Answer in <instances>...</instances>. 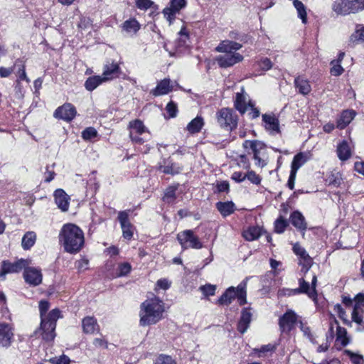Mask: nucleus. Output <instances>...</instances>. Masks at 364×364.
<instances>
[{
  "label": "nucleus",
  "instance_id": "13d9d810",
  "mask_svg": "<svg viewBox=\"0 0 364 364\" xmlns=\"http://www.w3.org/2000/svg\"><path fill=\"white\" fill-rule=\"evenodd\" d=\"M293 251L296 255L299 256V259L306 257V256L309 255L305 249L297 243L294 245Z\"/></svg>",
  "mask_w": 364,
  "mask_h": 364
},
{
  "label": "nucleus",
  "instance_id": "473e14b6",
  "mask_svg": "<svg viewBox=\"0 0 364 364\" xmlns=\"http://www.w3.org/2000/svg\"><path fill=\"white\" fill-rule=\"evenodd\" d=\"M294 84L299 93L304 95H308L311 90L309 82L301 77H298L294 80Z\"/></svg>",
  "mask_w": 364,
  "mask_h": 364
},
{
  "label": "nucleus",
  "instance_id": "c03bdc74",
  "mask_svg": "<svg viewBox=\"0 0 364 364\" xmlns=\"http://www.w3.org/2000/svg\"><path fill=\"white\" fill-rule=\"evenodd\" d=\"M97 135V132L94 127H87L82 132V137L85 140H90Z\"/></svg>",
  "mask_w": 364,
  "mask_h": 364
},
{
  "label": "nucleus",
  "instance_id": "338daca9",
  "mask_svg": "<svg viewBox=\"0 0 364 364\" xmlns=\"http://www.w3.org/2000/svg\"><path fill=\"white\" fill-rule=\"evenodd\" d=\"M93 345L96 348H107V341L103 338H96L93 341Z\"/></svg>",
  "mask_w": 364,
  "mask_h": 364
},
{
  "label": "nucleus",
  "instance_id": "7c9ffc66",
  "mask_svg": "<svg viewBox=\"0 0 364 364\" xmlns=\"http://www.w3.org/2000/svg\"><path fill=\"white\" fill-rule=\"evenodd\" d=\"M326 183L333 187H339L343 183L342 175L340 172H331L326 178Z\"/></svg>",
  "mask_w": 364,
  "mask_h": 364
},
{
  "label": "nucleus",
  "instance_id": "423d86ee",
  "mask_svg": "<svg viewBox=\"0 0 364 364\" xmlns=\"http://www.w3.org/2000/svg\"><path fill=\"white\" fill-rule=\"evenodd\" d=\"M216 119L219 126L226 131L231 132L237 127L238 117L232 109L221 108L216 112Z\"/></svg>",
  "mask_w": 364,
  "mask_h": 364
},
{
  "label": "nucleus",
  "instance_id": "a878e982",
  "mask_svg": "<svg viewBox=\"0 0 364 364\" xmlns=\"http://www.w3.org/2000/svg\"><path fill=\"white\" fill-rule=\"evenodd\" d=\"M337 154L338 157L341 161H346L350 157V149L348 143L346 141H343L338 145Z\"/></svg>",
  "mask_w": 364,
  "mask_h": 364
},
{
  "label": "nucleus",
  "instance_id": "0eeeda50",
  "mask_svg": "<svg viewBox=\"0 0 364 364\" xmlns=\"http://www.w3.org/2000/svg\"><path fill=\"white\" fill-rule=\"evenodd\" d=\"M177 240L183 249H201L203 245L199 238L191 230H186L177 235Z\"/></svg>",
  "mask_w": 364,
  "mask_h": 364
},
{
  "label": "nucleus",
  "instance_id": "e2e57ef3",
  "mask_svg": "<svg viewBox=\"0 0 364 364\" xmlns=\"http://www.w3.org/2000/svg\"><path fill=\"white\" fill-rule=\"evenodd\" d=\"M316 284H317V277H316V275L314 274L312 277L311 284L310 286L311 294L312 296H314V301H316L317 296H318L317 291L316 289Z\"/></svg>",
  "mask_w": 364,
  "mask_h": 364
},
{
  "label": "nucleus",
  "instance_id": "a18cd8bd",
  "mask_svg": "<svg viewBox=\"0 0 364 364\" xmlns=\"http://www.w3.org/2000/svg\"><path fill=\"white\" fill-rule=\"evenodd\" d=\"M154 364H176V363L170 355L161 354L156 359Z\"/></svg>",
  "mask_w": 364,
  "mask_h": 364
},
{
  "label": "nucleus",
  "instance_id": "39448f33",
  "mask_svg": "<svg viewBox=\"0 0 364 364\" xmlns=\"http://www.w3.org/2000/svg\"><path fill=\"white\" fill-rule=\"evenodd\" d=\"M60 316V310L55 309L48 314L46 318L41 319V331L43 340L51 341L54 339L56 321Z\"/></svg>",
  "mask_w": 364,
  "mask_h": 364
},
{
  "label": "nucleus",
  "instance_id": "79ce46f5",
  "mask_svg": "<svg viewBox=\"0 0 364 364\" xmlns=\"http://www.w3.org/2000/svg\"><path fill=\"white\" fill-rule=\"evenodd\" d=\"M346 335L347 331L345 328L341 326L337 327V341H340L343 346H346L349 343Z\"/></svg>",
  "mask_w": 364,
  "mask_h": 364
},
{
  "label": "nucleus",
  "instance_id": "5701e85b",
  "mask_svg": "<svg viewBox=\"0 0 364 364\" xmlns=\"http://www.w3.org/2000/svg\"><path fill=\"white\" fill-rule=\"evenodd\" d=\"M363 42H364V25L356 24L355 31L349 38V43L353 46Z\"/></svg>",
  "mask_w": 364,
  "mask_h": 364
},
{
  "label": "nucleus",
  "instance_id": "f03ea898",
  "mask_svg": "<svg viewBox=\"0 0 364 364\" xmlns=\"http://www.w3.org/2000/svg\"><path fill=\"white\" fill-rule=\"evenodd\" d=\"M164 302L157 297L145 300L141 304L140 325L145 326L159 322L163 317Z\"/></svg>",
  "mask_w": 364,
  "mask_h": 364
},
{
  "label": "nucleus",
  "instance_id": "f3484780",
  "mask_svg": "<svg viewBox=\"0 0 364 364\" xmlns=\"http://www.w3.org/2000/svg\"><path fill=\"white\" fill-rule=\"evenodd\" d=\"M55 201L58 207L63 212L68 210L69 196L63 189H58L54 193Z\"/></svg>",
  "mask_w": 364,
  "mask_h": 364
},
{
  "label": "nucleus",
  "instance_id": "6ab92c4d",
  "mask_svg": "<svg viewBox=\"0 0 364 364\" xmlns=\"http://www.w3.org/2000/svg\"><path fill=\"white\" fill-rule=\"evenodd\" d=\"M170 82L169 78H164L158 82L156 87L151 90L150 93L155 97L168 94L172 90V86L170 85Z\"/></svg>",
  "mask_w": 364,
  "mask_h": 364
},
{
  "label": "nucleus",
  "instance_id": "b1692460",
  "mask_svg": "<svg viewBox=\"0 0 364 364\" xmlns=\"http://www.w3.org/2000/svg\"><path fill=\"white\" fill-rule=\"evenodd\" d=\"M216 208L224 217L231 215L235 210V204L232 201L218 202Z\"/></svg>",
  "mask_w": 364,
  "mask_h": 364
},
{
  "label": "nucleus",
  "instance_id": "72a5a7b5",
  "mask_svg": "<svg viewBox=\"0 0 364 364\" xmlns=\"http://www.w3.org/2000/svg\"><path fill=\"white\" fill-rule=\"evenodd\" d=\"M122 29L128 33L135 34L140 29V24L135 18H130L123 23Z\"/></svg>",
  "mask_w": 364,
  "mask_h": 364
},
{
  "label": "nucleus",
  "instance_id": "c9c22d12",
  "mask_svg": "<svg viewBox=\"0 0 364 364\" xmlns=\"http://www.w3.org/2000/svg\"><path fill=\"white\" fill-rule=\"evenodd\" d=\"M261 235V228L257 226L250 227L247 230L244 231L243 237L246 240L253 241L258 239Z\"/></svg>",
  "mask_w": 364,
  "mask_h": 364
},
{
  "label": "nucleus",
  "instance_id": "2f4dec72",
  "mask_svg": "<svg viewBox=\"0 0 364 364\" xmlns=\"http://www.w3.org/2000/svg\"><path fill=\"white\" fill-rule=\"evenodd\" d=\"M250 144V146L253 152V158H258V155H262V151L266 148L265 144L260 141H249L245 142V145Z\"/></svg>",
  "mask_w": 364,
  "mask_h": 364
},
{
  "label": "nucleus",
  "instance_id": "4c0bfd02",
  "mask_svg": "<svg viewBox=\"0 0 364 364\" xmlns=\"http://www.w3.org/2000/svg\"><path fill=\"white\" fill-rule=\"evenodd\" d=\"M234 104L235 109L242 114L245 113L247 105L246 103V97L242 93L237 92L236 94V98Z\"/></svg>",
  "mask_w": 364,
  "mask_h": 364
},
{
  "label": "nucleus",
  "instance_id": "dca6fc26",
  "mask_svg": "<svg viewBox=\"0 0 364 364\" xmlns=\"http://www.w3.org/2000/svg\"><path fill=\"white\" fill-rule=\"evenodd\" d=\"M252 321V313L250 309L244 308L241 312V316L237 323V330L241 333H244L249 328Z\"/></svg>",
  "mask_w": 364,
  "mask_h": 364
},
{
  "label": "nucleus",
  "instance_id": "bb28decb",
  "mask_svg": "<svg viewBox=\"0 0 364 364\" xmlns=\"http://www.w3.org/2000/svg\"><path fill=\"white\" fill-rule=\"evenodd\" d=\"M129 128L130 129L129 136H132L134 134H143L147 132V129L143 122L139 119H135L130 122L129 124Z\"/></svg>",
  "mask_w": 364,
  "mask_h": 364
},
{
  "label": "nucleus",
  "instance_id": "49530a36",
  "mask_svg": "<svg viewBox=\"0 0 364 364\" xmlns=\"http://www.w3.org/2000/svg\"><path fill=\"white\" fill-rule=\"evenodd\" d=\"M132 267L129 263L125 262L119 264L118 267L117 277H123L128 274L131 271Z\"/></svg>",
  "mask_w": 364,
  "mask_h": 364
},
{
  "label": "nucleus",
  "instance_id": "6e6552de",
  "mask_svg": "<svg viewBox=\"0 0 364 364\" xmlns=\"http://www.w3.org/2000/svg\"><path fill=\"white\" fill-rule=\"evenodd\" d=\"M297 322V315L291 310H287L279 319V326L282 333H289Z\"/></svg>",
  "mask_w": 364,
  "mask_h": 364
},
{
  "label": "nucleus",
  "instance_id": "a19ab883",
  "mask_svg": "<svg viewBox=\"0 0 364 364\" xmlns=\"http://www.w3.org/2000/svg\"><path fill=\"white\" fill-rule=\"evenodd\" d=\"M288 226V222L282 216L278 218L274 223V230L277 233H282L284 232L286 228Z\"/></svg>",
  "mask_w": 364,
  "mask_h": 364
},
{
  "label": "nucleus",
  "instance_id": "cd10ccee",
  "mask_svg": "<svg viewBox=\"0 0 364 364\" xmlns=\"http://www.w3.org/2000/svg\"><path fill=\"white\" fill-rule=\"evenodd\" d=\"M203 126L204 120L203 117L197 116L188 124L186 129L191 134H196L199 132Z\"/></svg>",
  "mask_w": 364,
  "mask_h": 364
},
{
  "label": "nucleus",
  "instance_id": "c85d7f7f",
  "mask_svg": "<svg viewBox=\"0 0 364 364\" xmlns=\"http://www.w3.org/2000/svg\"><path fill=\"white\" fill-rule=\"evenodd\" d=\"M355 114V112L352 110L343 111L338 120L337 127L341 129H344L352 121Z\"/></svg>",
  "mask_w": 364,
  "mask_h": 364
},
{
  "label": "nucleus",
  "instance_id": "69168bd1",
  "mask_svg": "<svg viewBox=\"0 0 364 364\" xmlns=\"http://www.w3.org/2000/svg\"><path fill=\"white\" fill-rule=\"evenodd\" d=\"M231 178L237 183H240L246 179V173L243 174L241 171H235L232 174Z\"/></svg>",
  "mask_w": 364,
  "mask_h": 364
},
{
  "label": "nucleus",
  "instance_id": "de8ad7c7",
  "mask_svg": "<svg viewBox=\"0 0 364 364\" xmlns=\"http://www.w3.org/2000/svg\"><path fill=\"white\" fill-rule=\"evenodd\" d=\"M345 352L348 355H349L353 364H363V363L364 359L362 355L355 354L348 350H346Z\"/></svg>",
  "mask_w": 364,
  "mask_h": 364
},
{
  "label": "nucleus",
  "instance_id": "58836bf2",
  "mask_svg": "<svg viewBox=\"0 0 364 364\" xmlns=\"http://www.w3.org/2000/svg\"><path fill=\"white\" fill-rule=\"evenodd\" d=\"M36 235L34 232H26L21 241L22 247L24 250H29L35 243Z\"/></svg>",
  "mask_w": 364,
  "mask_h": 364
},
{
  "label": "nucleus",
  "instance_id": "5fc2aeb1",
  "mask_svg": "<svg viewBox=\"0 0 364 364\" xmlns=\"http://www.w3.org/2000/svg\"><path fill=\"white\" fill-rule=\"evenodd\" d=\"M154 2L151 0H136V6L139 9L146 10L152 6Z\"/></svg>",
  "mask_w": 364,
  "mask_h": 364
},
{
  "label": "nucleus",
  "instance_id": "c756f323",
  "mask_svg": "<svg viewBox=\"0 0 364 364\" xmlns=\"http://www.w3.org/2000/svg\"><path fill=\"white\" fill-rule=\"evenodd\" d=\"M308 161L307 155L303 152L296 154L293 159L291 171L296 173L298 169Z\"/></svg>",
  "mask_w": 364,
  "mask_h": 364
},
{
  "label": "nucleus",
  "instance_id": "f8f14e48",
  "mask_svg": "<svg viewBox=\"0 0 364 364\" xmlns=\"http://www.w3.org/2000/svg\"><path fill=\"white\" fill-rule=\"evenodd\" d=\"M23 278L26 283L36 287L42 282L43 276L41 269L26 266L24 268Z\"/></svg>",
  "mask_w": 364,
  "mask_h": 364
},
{
  "label": "nucleus",
  "instance_id": "a211bd4d",
  "mask_svg": "<svg viewBox=\"0 0 364 364\" xmlns=\"http://www.w3.org/2000/svg\"><path fill=\"white\" fill-rule=\"evenodd\" d=\"M290 220L291 224L304 235L307 229V223L301 213L298 210L294 211L290 215Z\"/></svg>",
  "mask_w": 364,
  "mask_h": 364
},
{
  "label": "nucleus",
  "instance_id": "ddd939ff",
  "mask_svg": "<svg viewBox=\"0 0 364 364\" xmlns=\"http://www.w3.org/2000/svg\"><path fill=\"white\" fill-rule=\"evenodd\" d=\"M118 220L121 225L123 237L127 240H130L133 237V225L129 220L127 211H121L118 214Z\"/></svg>",
  "mask_w": 364,
  "mask_h": 364
},
{
  "label": "nucleus",
  "instance_id": "864d4df0",
  "mask_svg": "<svg viewBox=\"0 0 364 364\" xmlns=\"http://www.w3.org/2000/svg\"><path fill=\"white\" fill-rule=\"evenodd\" d=\"M354 307L353 309L362 310V307L364 306V294L359 293L354 297Z\"/></svg>",
  "mask_w": 364,
  "mask_h": 364
},
{
  "label": "nucleus",
  "instance_id": "aec40b11",
  "mask_svg": "<svg viewBox=\"0 0 364 364\" xmlns=\"http://www.w3.org/2000/svg\"><path fill=\"white\" fill-rule=\"evenodd\" d=\"M120 73V68L117 63H112L106 64L104 67L102 77L105 81L112 80L118 77Z\"/></svg>",
  "mask_w": 364,
  "mask_h": 364
},
{
  "label": "nucleus",
  "instance_id": "9b49d317",
  "mask_svg": "<svg viewBox=\"0 0 364 364\" xmlns=\"http://www.w3.org/2000/svg\"><path fill=\"white\" fill-rule=\"evenodd\" d=\"M14 331L11 326L6 323H0V346L8 348L14 341Z\"/></svg>",
  "mask_w": 364,
  "mask_h": 364
},
{
  "label": "nucleus",
  "instance_id": "4be33fe9",
  "mask_svg": "<svg viewBox=\"0 0 364 364\" xmlns=\"http://www.w3.org/2000/svg\"><path fill=\"white\" fill-rule=\"evenodd\" d=\"M82 326L85 333H93L99 330L97 319L93 316L85 317L82 321Z\"/></svg>",
  "mask_w": 364,
  "mask_h": 364
},
{
  "label": "nucleus",
  "instance_id": "09e8293b",
  "mask_svg": "<svg viewBox=\"0 0 364 364\" xmlns=\"http://www.w3.org/2000/svg\"><path fill=\"white\" fill-rule=\"evenodd\" d=\"M331 64L333 65V67L331 68V75L334 76H339L343 73V68L340 63H336L335 60H332Z\"/></svg>",
  "mask_w": 364,
  "mask_h": 364
},
{
  "label": "nucleus",
  "instance_id": "ea45409f",
  "mask_svg": "<svg viewBox=\"0 0 364 364\" xmlns=\"http://www.w3.org/2000/svg\"><path fill=\"white\" fill-rule=\"evenodd\" d=\"M176 187L174 186H170L166 188L163 197L164 201L168 203L173 202L176 199Z\"/></svg>",
  "mask_w": 364,
  "mask_h": 364
},
{
  "label": "nucleus",
  "instance_id": "e433bc0d",
  "mask_svg": "<svg viewBox=\"0 0 364 364\" xmlns=\"http://www.w3.org/2000/svg\"><path fill=\"white\" fill-rule=\"evenodd\" d=\"M293 5L297 11L298 17L301 19L303 23H307L306 8L299 0H293Z\"/></svg>",
  "mask_w": 364,
  "mask_h": 364
},
{
  "label": "nucleus",
  "instance_id": "0e129e2a",
  "mask_svg": "<svg viewBox=\"0 0 364 364\" xmlns=\"http://www.w3.org/2000/svg\"><path fill=\"white\" fill-rule=\"evenodd\" d=\"M359 309H353L352 312V320L359 325L363 324V316L360 314Z\"/></svg>",
  "mask_w": 364,
  "mask_h": 364
},
{
  "label": "nucleus",
  "instance_id": "8fccbe9b",
  "mask_svg": "<svg viewBox=\"0 0 364 364\" xmlns=\"http://www.w3.org/2000/svg\"><path fill=\"white\" fill-rule=\"evenodd\" d=\"M166 110L168 112V114H169L170 117L173 118V117H176L177 112H178V108H177L176 104L174 103L173 101H171L167 104V105L166 107Z\"/></svg>",
  "mask_w": 364,
  "mask_h": 364
},
{
  "label": "nucleus",
  "instance_id": "f704fd0d",
  "mask_svg": "<svg viewBox=\"0 0 364 364\" xmlns=\"http://www.w3.org/2000/svg\"><path fill=\"white\" fill-rule=\"evenodd\" d=\"M105 82L102 76L95 75L90 77L85 82V87L88 91L94 90L98 85Z\"/></svg>",
  "mask_w": 364,
  "mask_h": 364
},
{
  "label": "nucleus",
  "instance_id": "412c9836",
  "mask_svg": "<svg viewBox=\"0 0 364 364\" xmlns=\"http://www.w3.org/2000/svg\"><path fill=\"white\" fill-rule=\"evenodd\" d=\"M242 44L231 41H222L215 48L218 52L225 53H233V50L236 51L242 48Z\"/></svg>",
  "mask_w": 364,
  "mask_h": 364
},
{
  "label": "nucleus",
  "instance_id": "4d7b16f0",
  "mask_svg": "<svg viewBox=\"0 0 364 364\" xmlns=\"http://www.w3.org/2000/svg\"><path fill=\"white\" fill-rule=\"evenodd\" d=\"M176 13L177 11L173 10L171 6L168 8H165L163 11L164 16L170 23L174 19Z\"/></svg>",
  "mask_w": 364,
  "mask_h": 364
},
{
  "label": "nucleus",
  "instance_id": "393cba45",
  "mask_svg": "<svg viewBox=\"0 0 364 364\" xmlns=\"http://www.w3.org/2000/svg\"><path fill=\"white\" fill-rule=\"evenodd\" d=\"M299 288L291 289L290 291L294 294H306L309 298L314 301V296H312L311 294V287L309 283L306 282L304 278H301L299 279Z\"/></svg>",
  "mask_w": 364,
  "mask_h": 364
},
{
  "label": "nucleus",
  "instance_id": "20e7f679",
  "mask_svg": "<svg viewBox=\"0 0 364 364\" xmlns=\"http://www.w3.org/2000/svg\"><path fill=\"white\" fill-rule=\"evenodd\" d=\"M331 9L337 15L356 14L364 10V0H335Z\"/></svg>",
  "mask_w": 364,
  "mask_h": 364
},
{
  "label": "nucleus",
  "instance_id": "f257e3e1",
  "mask_svg": "<svg viewBox=\"0 0 364 364\" xmlns=\"http://www.w3.org/2000/svg\"><path fill=\"white\" fill-rule=\"evenodd\" d=\"M59 240L65 252L75 254L82 249L85 242L84 233L76 225L65 224L59 233Z\"/></svg>",
  "mask_w": 364,
  "mask_h": 364
},
{
  "label": "nucleus",
  "instance_id": "6e6d98bb",
  "mask_svg": "<svg viewBox=\"0 0 364 364\" xmlns=\"http://www.w3.org/2000/svg\"><path fill=\"white\" fill-rule=\"evenodd\" d=\"M49 309V303L47 301L42 300L39 302V311L41 314V318H46V312Z\"/></svg>",
  "mask_w": 364,
  "mask_h": 364
},
{
  "label": "nucleus",
  "instance_id": "2eb2a0df",
  "mask_svg": "<svg viewBox=\"0 0 364 364\" xmlns=\"http://www.w3.org/2000/svg\"><path fill=\"white\" fill-rule=\"evenodd\" d=\"M262 121L264 123L265 129L271 134H276L279 133V119L273 114H262Z\"/></svg>",
  "mask_w": 364,
  "mask_h": 364
},
{
  "label": "nucleus",
  "instance_id": "3c124183",
  "mask_svg": "<svg viewBox=\"0 0 364 364\" xmlns=\"http://www.w3.org/2000/svg\"><path fill=\"white\" fill-rule=\"evenodd\" d=\"M246 178L256 185L259 184L261 182V177L253 171H250L246 173Z\"/></svg>",
  "mask_w": 364,
  "mask_h": 364
},
{
  "label": "nucleus",
  "instance_id": "052dcab7",
  "mask_svg": "<svg viewBox=\"0 0 364 364\" xmlns=\"http://www.w3.org/2000/svg\"><path fill=\"white\" fill-rule=\"evenodd\" d=\"M259 66L262 70H269L272 67L271 60L267 58H263L259 62Z\"/></svg>",
  "mask_w": 364,
  "mask_h": 364
},
{
  "label": "nucleus",
  "instance_id": "680f3d73",
  "mask_svg": "<svg viewBox=\"0 0 364 364\" xmlns=\"http://www.w3.org/2000/svg\"><path fill=\"white\" fill-rule=\"evenodd\" d=\"M160 169L161 170V171L163 173H166V174H172L173 175V174L178 173V169L175 168L173 164L161 166Z\"/></svg>",
  "mask_w": 364,
  "mask_h": 364
},
{
  "label": "nucleus",
  "instance_id": "4468645a",
  "mask_svg": "<svg viewBox=\"0 0 364 364\" xmlns=\"http://www.w3.org/2000/svg\"><path fill=\"white\" fill-rule=\"evenodd\" d=\"M243 60V56L238 53H225L223 55H220L217 58V62L220 67L228 68L234 65L235 64L241 62Z\"/></svg>",
  "mask_w": 364,
  "mask_h": 364
},
{
  "label": "nucleus",
  "instance_id": "774afa93",
  "mask_svg": "<svg viewBox=\"0 0 364 364\" xmlns=\"http://www.w3.org/2000/svg\"><path fill=\"white\" fill-rule=\"evenodd\" d=\"M88 265V260L86 259H81L75 262L77 269L80 271L86 269Z\"/></svg>",
  "mask_w": 364,
  "mask_h": 364
},
{
  "label": "nucleus",
  "instance_id": "bf43d9fd",
  "mask_svg": "<svg viewBox=\"0 0 364 364\" xmlns=\"http://www.w3.org/2000/svg\"><path fill=\"white\" fill-rule=\"evenodd\" d=\"M186 0H171L170 6L173 10L178 12L181 9L186 6Z\"/></svg>",
  "mask_w": 364,
  "mask_h": 364
},
{
  "label": "nucleus",
  "instance_id": "37998d69",
  "mask_svg": "<svg viewBox=\"0 0 364 364\" xmlns=\"http://www.w3.org/2000/svg\"><path fill=\"white\" fill-rule=\"evenodd\" d=\"M312 263V258L309 255H307L306 257L299 259V264L302 266L301 272H303L304 274H306L311 268Z\"/></svg>",
  "mask_w": 364,
  "mask_h": 364
},
{
  "label": "nucleus",
  "instance_id": "1a4fd4ad",
  "mask_svg": "<svg viewBox=\"0 0 364 364\" xmlns=\"http://www.w3.org/2000/svg\"><path fill=\"white\" fill-rule=\"evenodd\" d=\"M29 261L27 259H21L18 261L11 263L7 261H4L1 264V270L0 272V280L4 279V276L9 273H16L21 271L26 266H28Z\"/></svg>",
  "mask_w": 364,
  "mask_h": 364
},
{
  "label": "nucleus",
  "instance_id": "603ef678",
  "mask_svg": "<svg viewBox=\"0 0 364 364\" xmlns=\"http://www.w3.org/2000/svg\"><path fill=\"white\" fill-rule=\"evenodd\" d=\"M215 286L212 284H205L200 287V291L205 296H213L215 292Z\"/></svg>",
  "mask_w": 364,
  "mask_h": 364
},
{
  "label": "nucleus",
  "instance_id": "7ed1b4c3",
  "mask_svg": "<svg viewBox=\"0 0 364 364\" xmlns=\"http://www.w3.org/2000/svg\"><path fill=\"white\" fill-rule=\"evenodd\" d=\"M247 280L242 281L239 285L235 288L229 287L219 298L218 304L221 305L230 304L235 298H237L239 304L242 306L247 303Z\"/></svg>",
  "mask_w": 364,
  "mask_h": 364
},
{
  "label": "nucleus",
  "instance_id": "9d476101",
  "mask_svg": "<svg viewBox=\"0 0 364 364\" xmlns=\"http://www.w3.org/2000/svg\"><path fill=\"white\" fill-rule=\"evenodd\" d=\"M76 114L77 111L74 105L65 103L55 109L53 116L57 119L70 122L75 118Z\"/></svg>",
  "mask_w": 364,
  "mask_h": 364
}]
</instances>
